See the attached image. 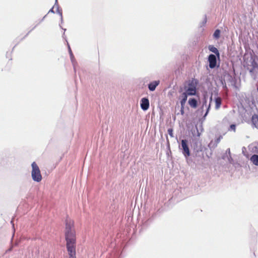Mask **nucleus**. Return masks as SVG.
Returning a JSON list of instances; mask_svg holds the SVG:
<instances>
[{
	"instance_id": "obj_1",
	"label": "nucleus",
	"mask_w": 258,
	"mask_h": 258,
	"mask_svg": "<svg viewBox=\"0 0 258 258\" xmlns=\"http://www.w3.org/2000/svg\"><path fill=\"white\" fill-rule=\"evenodd\" d=\"M65 239L67 249L69 258H76V234L74 226V221L70 218H67L65 222Z\"/></svg>"
},
{
	"instance_id": "obj_2",
	"label": "nucleus",
	"mask_w": 258,
	"mask_h": 258,
	"mask_svg": "<svg viewBox=\"0 0 258 258\" xmlns=\"http://www.w3.org/2000/svg\"><path fill=\"white\" fill-rule=\"evenodd\" d=\"M31 176L33 180L36 182H40L42 180V175L40 170L36 162H33L32 164Z\"/></svg>"
},
{
	"instance_id": "obj_3",
	"label": "nucleus",
	"mask_w": 258,
	"mask_h": 258,
	"mask_svg": "<svg viewBox=\"0 0 258 258\" xmlns=\"http://www.w3.org/2000/svg\"><path fill=\"white\" fill-rule=\"evenodd\" d=\"M181 147L183 155L187 159L190 155L189 149L188 146V141L186 140H182L181 141Z\"/></svg>"
},
{
	"instance_id": "obj_4",
	"label": "nucleus",
	"mask_w": 258,
	"mask_h": 258,
	"mask_svg": "<svg viewBox=\"0 0 258 258\" xmlns=\"http://www.w3.org/2000/svg\"><path fill=\"white\" fill-rule=\"evenodd\" d=\"M209 67L211 69L214 68L216 66L217 60L216 56L214 54H210L208 57Z\"/></svg>"
},
{
	"instance_id": "obj_5",
	"label": "nucleus",
	"mask_w": 258,
	"mask_h": 258,
	"mask_svg": "<svg viewBox=\"0 0 258 258\" xmlns=\"http://www.w3.org/2000/svg\"><path fill=\"white\" fill-rule=\"evenodd\" d=\"M141 107L143 110H147L149 107V101L146 98H143L141 101Z\"/></svg>"
},
{
	"instance_id": "obj_6",
	"label": "nucleus",
	"mask_w": 258,
	"mask_h": 258,
	"mask_svg": "<svg viewBox=\"0 0 258 258\" xmlns=\"http://www.w3.org/2000/svg\"><path fill=\"white\" fill-rule=\"evenodd\" d=\"M185 93L188 95H194L196 93V87L194 85L190 84L188 88L186 90Z\"/></svg>"
},
{
	"instance_id": "obj_7",
	"label": "nucleus",
	"mask_w": 258,
	"mask_h": 258,
	"mask_svg": "<svg viewBox=\"0 0 258 258\" xmlns=\"http://www.w3.org/2000/svg\"><path fill=\"white\" fill-rule=\"evenodd\" d=\"M159 81H155L149 84V89L150 91H153L155 90L156 87L159 84Z\"/></svg>"
},
{
	"instance_id": "obj_8",
	"label": "nucleus",
	"mask_w": 258,
	"mask_h": 258,
	"mask_svg": "<svg viewBox=\"0 0 258 258\" xmlns=\"http://www.w3.org/2000/svg\"><path fill=\"white\" fill-rule=\"evenodd\" d=\"M187 96L188 95H186V94L185 92H183L181 95V100L180 101V104L181 106H182V107L184 106V105L187 100Z\"/></svg>"
},
{
	"instance_id": "obj_9",
	"label": "nucleus",
	"mask_w": 258,
	"mask_h": 258,
	"mask_svg": "<svg viewBox=\"0 0 258 258\" xmlns=\"http://www.w3.org/2000/svg\"><path fill=\"white\" fill-rule=\"evenodd\" d=\"M188 104L190 107L196 108L197 107V101L195 98H190L188 100Z\"/></svg>"
},
{
	"instance_id": "obj_10",
	"label": "nucleus",
	"mask_w": 258,
	"mask_h": 258,
	"mask_svg": "<svg viewBox=\"0 0 258 258\" xmlns=\"http://www.w3.org/2000/svg\"><path fill=\"white\" fill-rule=\"evenodd\" d=\"M251 121L254 125L256 127H258V115L254 114L252 116Z\"/></svg>"
},
{
	"instance_id": "obj_11",
	"label": "nucleus",
	"mask_w": 258,
	"mask_h": 258,
	"mask_svg": "<svg viewBox=\"0 0 258 258\" xmlns=\"http://www.w3.org/2000/svg\"><path fill=\"white\" fill-rule=\"evenodd\" d=\"M209 49L212 52L214 53L218 57L219 56L220 54H219V51L217 48H216L215 47H214L213 45H209Z\"/></svg>"
},
{
	"instance_id": "obj_12",
	"label": "nucleus",
	"mask_w": 258,
	"mask_h": 258,
	"mask_svg": "<svg viewBox=\"0 0 258 258\" xmlns=\"http://www.w3.org/2000/svg\"><path fill=\"white\" fill-rule=\"evenodd\" d=\"M250 160L255 165H258V155H253L250 158Z\"/></svg>"
},
{
	"instance_id": "obj_13",
	"label": "nucleus",
	"mask_w": 258,
	"mask_h": 258,
	"mask_svg": "<svg viewBox=\"0 0 258 258\" xmlns=\"http://www.w3.org/2000/svg\"><path fill=\"white\" fill-rule=\"evenodd\" d=\"M221 104V99L220 97H217L215 99V108L218 109L220 108Z\"/></svg>"
},
{
	"instance_id": "obj_14",
	"label": "nucleus",
	"mask_w": 258,
	"mask_h": 258,
	"mask_svg": "<svg viewBox=\"0 0 258 258\" xmlns=\"http://www.w3.org/2000/svg\"><path fill=\"white\" fill-rule=\"evenodd\" d=\"M220 36V31L219 29H217L216 30H215L214 33L213 34V36L215 38L218 39V38H219Z\"/></svg>"
},
{
	"instance_id": "obj_15",
	"label": "nucleus",
	"mask_w": 258,
	"mask_h": 258,
	"mask_svg": "<svg viewBox=\"0 0 258 258\" xmlns=\"http://www.w3.org/2000/svg\"><path fill=\"white\" fill-rule=\"evenodd\" d=\"M168 134L171 137H173V130L172 128H169L167 131Z\"/></svg>"
},
{
	"instance_id": "obj_16",
	"label": "nucleus",
	"mask_w": 258,
	"mask_h": 258,
	"mask_svg": "<svg viewBox=\"0 0 258 258\" xmlns=\"http://www.w3.org/2000/svg\"><path fill=\"white\" fill-rule=\"evenodd\" d=\"M230 129L233 131L234 132H235L236 131V125L235 124H231L230 126Z\"/></svg>"
},
{
	"instance_id": "obj_17",
	"label": "nucleus",
	"mask_w": 258,
	"mask_h": 258,
	"mask_svg": "<svg viewBox=\"0 0 258 258\" xmlns=\"http://www.w3.org/2000/svg\"><path fill=\"white\" fill-rule=\"evenodd\" d=\"M184 106L182 107V106H181V114H183L184 113Z\"/></svg>"
},
{
	"instance_id": "obj_18",
	"label": "nucleus",
	"mask_w": 258,
	"mask_h": 258,
	"mask_svg": "<svg viewBox=\"0 0 258 258\" xmlns=\"http://www.w3.org/2000/svg\"><path fill=\"white\" fill-rule=\"evenodd\" d=\"M222 136H220V137L217 139V143H219V142L220 141V140H221V139H222Z\"/></svg>"
},
{
	"instance_id": "obj_19",
	"label": "nucleus",
	"mask_w": 258,
	"mask_h": 258,
	"mask_svg": "<svg viewBox=\"0 0 258 258\" xmlns=\"http://www.w3.org/2000/svg\"><path fill=\"white\" fill-rule=\"evenodd\" d=\"M69 49H70V52L71 54H72V50H71V48L70 47H69Z\"/></svg>"
},
{
	"instance_id": "obj_20",
	"label": "nucleus",
	"mask_w": 258,
	"mask_h": 258,
	"mask_svg": "<svg viewBox=\"0 0 258 258\" xmlns=\"http://www.w3.org/2000/svg\"><path fill=\"white\" fill-rule=\"evenodd\" d=\"M49 12H53V9H51L49 11Z\"/></svg>"
},
{
	"instance_id": "obj_21",
	"label": "nucleus",
	"mask_w": 258,
	"mask_h": 258,
	"mask_svg": "<svg viewBox=\"0 0 258 258\" xmlns=\"http://www.w3.org/2000/svg\"><path fill=\"white\" fill-rule=\"evenodd\" d=\"M11 223H12L13 224V225H14V223H13V221H11Z\"/></svg>"
}]
</instances>
